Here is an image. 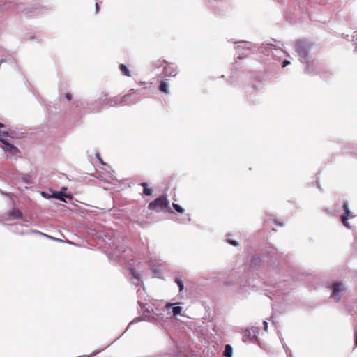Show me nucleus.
Returning a JSON list of instances; mask_svg holds the SVG:
<instances>
[{
    "label": "nucleus",
    "mask_w": 357,
    "mask_h": 357,
    "mask_svg": "<svg viewBox=\"0 0 357 357\" xmlns=\"http://www.w3.org/2000/svg\"><path fill=\"white\" fill-rule=\"evenodd\" d=\"M295 51L298 54L300 57V61L306 65L305 72L307 73H310L311 71L309 68V65L310 63V56L309 54L310 45L308 43L304 40H298L295 43Z\"/></svg>",
    "instance_id": "f257e3e1"
},
{
    "label": "nucleus",
    "mask_w": 357,
    "mask_h": 357,
    "mask_svg": "<svg viewBox=\"0 0 357 357\" xmlns=\"http://www.w3.org/2000/svg\"><path fill=\"white\" fill-rule=\"evenodd\" d=\"M0 137L6 138L0 139V142L3 144L2 148L6 153H7L10 156H15L20 153L18 148L10 144V140L9 138H8L9 137L8 132L0 131Z\"/></svg>",
    "instance_id": "f03ea898"
},
{
    "label": "nucleus",
    "mask_w": 357,
    "mask_h": 357,
    "mask_svg": "<svg viewBox=\"0 0 357 357\" xmlns=\"http://www.w3.org/2000/svg\"><path fill=\"white\" fill-rule=\"evenodd\" d=\"M149 210L157 211H167L169 209V202L165 195H162L156 198L154 201L149 203L148 206Z\"/></svg>",
    "instance_id": "7ed1b4c3"
},
{
    "label": "nucleus",
    "mask_w": 357,
    "mask_h": 357,
    "mask_svg": "<svg viewBox=\"0 0 357 357\" xmlns=\"http://www.w3.org/2000/svg\"><path fill=\"white\" fill-rule=\"evenodd\" d=\"M106 100L107 94H103L98 100L87 103V107L93 112H99L105 107V102Z\"/></svg>",
    "instance_id": "20e7f679"
},
{
    "label": "nucleus",
    "mask_w": 357,
    "mask_h": 357,
    "mask_svg": "<svg viewBox=\"0 0 357 357\" xmlns=\"http://www.w3.org/2000/svg\"><path fill=\"white\" fill-rule=\"evenodd\" d=\"M332 291L331 298L335 301H339L341 299L342 292L344 291V286L341 282H335L332 285Z\"/></svg>",
    "instance_id": "39448f33"
},
{
    "label": "nucleus",
    "mask_w": 357,
    "mask_h": 357,
    "mask_svg": "<svg viewBox=\"0 0 357 357\" xmlns=\"http://www.w3.org/2000/svg\"><path fill=\"white\" fill-rule=\"evenodd\" d=\"M268 55H271L274 59L279 60L283 56L285 52L280 47H277L275 45L268 44L266 47Z\"/></svg>",
    "instance_id": "423d86ee"
},
{
    "label": "nucleus",
    "mask_w": 357,
    "mask_h": 357,
    "mask_svg": "<svg viewBox=\"0 0 357 357\" xmlns=\"http://www.w3.org/2000/svg\"><path fill=\"white\" fill-rule=\"evenodd\" d=\"M342 208L344 210V213L341 215V221L346 227L350 229L351 225L347 220L349 218H353L354 216L351 215L347 202H344Z\"/></svg>",
    "instance_id": "0eeeda50"
},
{
    "label": "nucleus",
    "mask_w": 357,
    "mask_h": 357,
    "mask_svg": "<svg viewBox=\"0 0 357 357\" xmlns=\"http://www.w3.org/2000/svg\"><path fill=\"white\" fill-rule=\"evenodd\" d=\"M129 96L130 95H126L121 98H119L117 96L108 98L107 96V100L105 102V106L114 107L119 105L123 100H127Z\"/></svg>",
    "instance_id": "6e6552de"
},
{
    "label": "nucleus",
    "mask_w": 357,
    "mask_h": 357,
    "mask_svg": "<svg viewBox=\"0 0 357 357\" xmlns=\"http://www.w3.org/2000/svg\"><path fill=\"white\" fill-rule=\"evenodd\" d=\"M176 305L177 303H168L165 305V308L167 310L168 314L172 313V315L175 317L181 314L182 307Z\"/></svg>",
    "instance_id": "1a4fd4ad"
},
{
    "label": "nucleus",
    "mask_w": 357,
    "mask_h": 357,
    "mask_svg": "<svg viewBox=\"0 0 357 357\" xmlns=\"http://www.w3.org/2000/svg\"><path fill=\"white\" fill-rule=\"evenodd\" d=\"M126 248L124 245H118L112 254L111 258H114V260H119L120 261L125 259L123 253L126 252Z\"/></svg>",
    "instance_id": "9d476101"
},
{
    "label": "nucleus",
    "mask_w": 357,
    "mask_h": 357,
    "mask_svg": "<svg viewBox=\"0 0 357 357\" xmlns=\"http://www.w3.org/2000/svg\"><path fill=\"white\" fill-rule=\"evenodd\" d=\"M178 73L177 68L173 63H169L164 66L163 75L165 77H175Z\"/></svg>",
    "instance_id": "9b49d317"
},
{
    "label": "nucleus",
    "mask_w": 357,
    "mask_h": 357,
    "mask_svg": "<svg viewBox=\"0 0 357 357\" xmlns=\"http://www.w3.org/2000/svg\"><path fill=\"white\" fill-rule=\"evenodd\" d=\"M128 269L130 274L132 275V283H133L136 287L139 286L141 284L140 274L135 270V268L131 267L130 265H128Z\"/></svg>",
    "instance_id": "f8f14e48"
},
{
    "label": "nucleus",
    "mask_w": 357,
    "mask_h": 357,
    "mask_svg": "<svg viewBox=\"0 0 357 357\" xmlns=\"http://www.w3.org/2000/svg\"><path fill=\"white\" fill-rule=\"evenodd\" d=\"M259 330V329L257 327H252L250 330L245 331V335L250 338L257 339V334L258 333Z\"/></svg>",
    "instance_id": "ddd939ff"
},
{
    "label": "nucleus",
    "mask_w": 357,
    "mask_h": 357,
    "mask_svg": "<svg viewBox=\"0 0 357 357\" xmlns=\"http://www.w3.org/2000/svg\"><path fill=\"white\" fill-rule=\"evenodd\" d=\"M159 89L165 93H169V84L166 80H162L160 83Z\"/></svg>",
    "instance_id": "4468645a"
},
{
    "label": "nucleus",
    "mask_w": 357,
    "mask_h": 357,
    "mask_svg": "<svg viewBox=\"0 0 357 357\" xmlns=\"http://www.w3.org/2000/svg\"><path fill=\"white\" fill-rule=\"evenodd\" d=\"M223 354L225 357H232L233 349L231 345L227 344L225 346Z\"/></svg>",
    "instance_id": "2eb2a0df"
},
{
    "label": "nucleus",
    "mask_w": 357,
    "mask_h": 357,
    "mask_svg": "<svg viewBox=\"0 0 357 357\" xmlns=\"http://www.w3.org/2000/svg\"><path fill=\"white\" fill-rule=\"evenodd\" d=\"M64 197V195L61 192H55L52 194V195H51V197L52 198H55L56 199L66 202Z\"/></svg>",
    "instance_id": "dca6fc26"
},
{
    "label": "nucleus",
    "mask_w": 357,
    "mask_h": 357,
    "mask_svg": "<svg viewBox=\"0 0 357 357\" xmlns=\"http://www.w3.org/2000/svg\"><path fill=\"white\" fill-rule=\"evenodd\" d=\"M142 185L143 186L144 188V191H143V193L145 195H147V196H149V195H151L152 193H153V189L152 188H148V184L146 183H142Z\"/></svg>",
    "instance_id": "f3484780"
},
{
    "label": "nucleus",
    "mask_w": 357,
    "mask_h": 357,
    "mask_svg": "<svg viewBox=\"0 0 357 357\" xmlns=\"http://www.w3.org/2000/svg\"><path fill=\"white\" fill-rule=\"evenodd\" d=\"M119 69L121 71V73L127 76V77H130L131 75H130V70H128V68H127V66L124 64H121L119 66Z\"/></svg>",
    "instance_id": "a211bd4d"
},
{
    "label": "nucleus",
    "mask_w": 357,
    "mask_h": 357,
    "mask_svg": "<svg viewBox=\"0 0 357 357\" xmlns=\"http://www.w3.org/2000/svg\"><path fill=\"white\" fill-rule=\"evenodd\" d=\"M242 49L244 50V52L243 53L239 52V54L238 56V59H242L246 57L249 52V47H242Z\"/></svg>",
    "instance_id": "6ab92c4d"
},
{
    "label": "nucleus",
    "mask_w": 357,
    "mask_h": 357,
    "mask_svg": "<svg viewBox=\"0 0 357 357\" xmlns=\"http://www.w3.org/2000/svg\"><path fill=\"white\" fill-rule=\"evenodd\" d=\"M166 64H167V61L158 59L154 63V66L156 68H159L161 66H165Z\"/></svg>",
    "instance_id": "aec40b11"
},
{
    "label": "nucleus",
    "mask_w": 357,
    "mask_h": 357,
    "mask_svg": "<svg viewBox=\"0 0 357 357\" xmlns=\"http://www.w3.org/2000/svg\"><path fill=\"white\" fill-rule=\"evenodd\" d=\"M175 282L177 284V285L179 287V291L180 292L182 291L184 289V284H183V280L179 278H176L175 279Z\"/></svg>",
    "instance_id": "412c9836"
},
{
    "label": "nucleus",
    "mask_w": 357,
    "mask_h": 357,
    "mask_svg": "<svg viewBox=\"0 0 357 357\" xmlns=\"http://www.w3.org/2000/svg\"><path fill=\"white\" fill-rule=\"evenodd\" d=\"M260 262V259L257 257H253L250 261L251 266H257Z\"/></svg>",
    "instance_id": "4be33fe9"
},
{
    "label": "nucleus",
    "mask_w": 357,
    "mask_h": 357,
    "mask_svg": "<svg viewBox=\"0 0 357 357\" xmlns=\"http://www.w3.org/2000/svg\"><path fill=\"white\" fill-rule=\"evenodd\" d=\"M173 208L178 213H183L184 212V209L178 204H172Z\"/></svg>",
    "instance_id": "5701e85b"
},
{
    "label": "nucleus",
    "mask_w": 357,
    "mask_h": 357,
    "mask_svg": "<svg viewBox=\"0 0 357 357\" xmlns=\"http://www.w3.org/2000/svg\"><path fill=\"white\" fill-rule=\"evenodd\" d=\"M12 215H13L14 218H20L22 217V213L20 211H16L13 212V214Z\"/></svg>",
    "instance_id": "b1692460"
},
{
    "label": "nucleus",
    "mask_w": 357,
    "mask_h": 357,
    "mask_svg": "<svg viewBox=\"0 0 357 357\" xmlns=\"http://www.w3.org/2000/svg\"><path fill=\"white\" fill-rule=\"evenodd\" d=\"M228 243L234 246L238 245V243L234 240H228Z\"/></svg>",
    "instance_id": "393cba45"
},
{
    "label": "nucleus",
    "mask_w": 357,
    "mask_h": 357,
    "mask_svg": "<svg viewBox=\"0 0 357 357\" xmlns=\"http://www.w3.org/2000/svg\"><path fill=\"white\" fill-rule=\"evenodd\" d=\"M289 64H290V61H287V60H284L282 63V67H286L287 66H288Z\"/></svg>",
    "instance_id": "a878e982"
},
{
    "label": "nucleus",
    "mask_w": 357,
    "mask_h": 357,
    "mask_svg": "<svg viewBox=\"0 0 357 357\" xmlns=\"http://www.w3.org/2000/svg\"><path fill=\"white\" fill-rule=\"evenodd\" d=\"M274 222H275V225H277L278 226H280V227L283 226V223L282 222H280V221L277 220H275Z\"/></svg>",
    "instance_id": "bb28decb"
},
{
    "label": "nucleus",
    "mask_w": 357,
    "mask_h": 357,
    "mask_svg": "<svg viewBox=\"0 0 357 357\" xmlns=\"http://www.w3.org/2000/svg\"><path fill=\"white\" fill-rule=\"evenodd\" d=\"M66 98L68 100H70L72 99V95L68 93L66 94Z\"/></svg>",
    "instance_id": "cd10ccee"
},
{
    "label": "nucleus",
    "mask_w": 357,
    "mask_h": 357,
    "mask_svg": "<svg viewBox=\"0 0 357 357\" xmlns=\"http://www.w3.org/2000/svg\"><path fill=\"white\" fill-rule=\"evenodd\" d=\"M263 324L264 330L266 331L268 329V322L266 321H264Z\"/></svg>",
    "instance_id": "c85d7f7f"
},
{
    "label": "nucleus",
    "mask_w": 357,
    "mask_h": 357,
    "mask_svg": "<svg viewBox=\"0 0 357 357\" xmlns=\"http://www.w3.org/2000/svg\"><path fill=\"white\" fill-rule=\"evenodd\" d=\"M99 10V5L98 3H96V12L98 13Z\"/></svg>",
    "instance_id": "c756f323"
},
{
    "label": "nucleus",
    "mask_w": 357,
    "mask_h": 357,
    "mask_svg": "<svg viewBox=\"0 0 357 357\" xmlns=\"http://www.w3.org/2000/svg\"><path fill=\"white\" fill-rule=\"evenodd\" d=\"M42 196L44 197H46V198L47 197H51V196H47L46 193L44 192H42Z\"/></svg>",
    "instance_id": "7c9ffc66"
},
{
    "label": "nucleus",
    "mask_w": 357,
    "mask_h": 357,
    "mask_svg": "<svg viewBox=\"0 0 357 357\" xmlns=\"http://www.w3.org/2000/svg\"><path fill=\"white\" fill-rule=\"evenodd\" d=\"M355 344L357 346V331L355 333Z\"/></svg>",
    "instance_id": "2f4dec72"
},
{
    "label": "nucleus",
    "mask_w": 357,
    "mask_h": 357,
    "mask_svg": "<svg viewBox=\"0 0 357 357\" xmlns=\"http://www.w3.org/2000/svg\"><path fill=\"white\" fill-rule=\"evenodd\" d=\"M96 155H97V158H98V160H100V162L102 164H103V165H104L105 163L103 162V161L102 160V159L99 157L98 154H97Z\"/></svg>",
    "instance_id": "473e14b6"
},
{
    "label": "nucleus",
    "mask_w": 357,
    "mask_h": 357,
    "mask_svg": "<svg viewBox=\"0 0 357 357\" xmlns=\"http://www.w3.org/2000/svg\"><path fill=\"white\" fill-rule=\"evenodd\" d=\"M241 48V45H238L236 49L237 50V51L239 52L240 51V49Z\"/></svg>",
    "instance_id": "72a5a7b5"
},
{
    "label": "nucleus",
    "mask_w": 357,
    "mask_h": 357,
    "mask_svg": "<svg viewBox=\"0 0 357 357\" xmlns=\"http://www.w3.org/2000/svg\"><path fill=\"white\" fill-rule=\"evenodd\" d=\"M241 43L245 45H248V44L245 42H243V41H241Z\"/></svg>",
    "instance_id": "f704fd0d"
},
{
    "label": "nucleus",
    "mask_w": 357,
    "mask_h": 357,
    "mask_svg": "<svg viewBox=\"0 0 357 357\" xmlns=\"http://www.w3.org/2000/svg\"><path fill=\"white\" fill-rule=\"evenodd\" d=\"M32 232H33V233H36V234H41V233H40V231H33Z\"/></svg>",
    "instance_id": "c9c22d12"
},
{
    "label": "nucleus",
    "mask_w": 357,
    "mask_h": 357,
    "mask_svg": "<svg viewBox=\"0 0 357 357\" xmlns=\"http://www.w3.org/2000/svg\"><path fill=\"white\" fill-rule=\"evenodd\" d=\"M2 62H3V60H2V59H1V60H0V64H1Z\"/></svg>",
    "instance_id": "e433bc0d"
},
{
    "label": "nucleus",
    "mask_w": 357,
    "mask_h": 357,
    "mask_svg": "<svg viewBox=\"0 0 357 357\" xmlns=\"http://www.w3.org/2000/svg\"><path fill=\"white\" fill-rule=\"evenodd\" d=\"M3 126V124L0 123V127H2Z\"/></svg>",
    "instance_id": "4c0bfd02"
}]
</instances>
